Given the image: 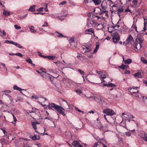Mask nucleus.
Instances as JSON below:
<instances>
[{
	"label": "nucleus",
	"mask_w": 147,
	"mask_h": 147,
	"mask_svg": "<svg viewBox=\"0 0 147 147\" xmlns=\"http://www.w3.org/2000/svg\"><path fill=\"white\" fill-rule=\"evenodd\" d=\"M48 107L49 109H52L53 108H54L58 113L63 116L66 115L64 112L65 109L62 107L55 103H49L48 105Z\"/></svg>",
	"instance_id": "f257e3e1"
},
{
	"label": "nucleus",
	"mask_w": 147,
	"mask_h": 147,
	"mask_svg": "<svg viewBox=\"0 0 147 147\" xmlns=\"http://www.w3.org/2000/svg\"><path fill=\"white\" fill-rule=\"evenodd\" d=\"M144 38L141 35H138L136 40L134 44V47L135 48V50L136 51H138L141 47V45L144 41Z\"/></svg>",
	"instance_id": "f03ea898"
},
{
	"label": "nucleus",
	"mask_w": 147,
	"mask_h": 147,
	"mask_svg": "<svg viewBox=\"0 0 147 147\" xmlns=\"http://www.w3.org/2000/svg\"><path fill=\"white\" fill-rule=\"evenodd\" d=\"M103 112L106 115L112 116L116 114L115 113L112 109H107L103 110Z\"/></svg>",
	"instance_id": "7ed1b4c3"
},
{
	"label": "nucleus",
	"mask_w": 147,
	"mask_h": 147,
	"mask_svg": "<svg viewBox=\"0 0 147 147\" xmlns=\"http://www.w3.org/2000/svg\"><path fill=\"white\" fill-rule=\"evenodd\" d=\"M120 39V36L119 34L117 32L114 33L113 36V42L115 43H116Z\"/></svg>",
	"instance_id": "20e7f679"
},
{
	"label": "nucleus",
	"mask_w": 147,
	"mask_h": 147,
	"mask_svg": "<svg viewBox=\"0 0 147 147\" xmlns=\"http://www.w3.org/2000/svg\"><path fill=\"white\" fill-rule=\"evenodd\" d=\"M92 24L93 26H101V27L100 28V29L105 28L107 25L106 23H104L103 24L98 23L97 22L94 20H92Z\"/></svg>",
	"instance_id": "39448f33"
},
{
	"label": "nucleus",
	"mask_w": 147,
	"mask_h": 147,
	"mask_svg": "<svg viewBox=\"0 0 147 147\" xmlns=\"http://www.w3.org/2000/svg\"><path fill=\"white\" fill-rule=\"evenodd\" d=\"M91 45H90V46H88L87 45H86L83 48L82 52L84 53L86 52H89L92 49L91 47Z\"/></svg>",
	"instance_id": "423d86ee"
},
{
	"label": "nucleus",
	"mask_w": 147,
	"mask_h": 147,
	"mask_svg": "<svg viewBox=\"0 0 147 147\" xmlns=\"http://www.w3.org/2000/svg\"><path fill=\"white\" fill-rule=\"evenodd\" d=\"M84 34H94V31L92 28L88 29L85 30Z\"/></svg>",
	"instance_id": "0eeeda50"
},
{
	"label": "nucleus",
	"mask_w": 147,
	"mask_h": 147,
	"mask_svg": "<svg viewBox=\"0 0 147 147\" xmlns=\"http://www.w3.org/2000/svg\"><path fill=\"white\" fill-rule=\"evenodd\" d=\"M89 98H92L94 100L100 103H101L102 102L101 99L100 98V96L98 95H96L94 96L93 97H90Z\"/></svg>",
	"instance_id": "6e6552de"
},
{
	"label": "nucleus",
	"mask_w": 147,
	"mask_h": 147,
	"mask_svg": "<svg viewBox=\"0 0 147 147\" xmlns=\"http://www.w3.org/2000/svg\"><path fill=\"white\" fill-rule=\"evenodd\" d=\"M100 15H102V17L103 19H105V18H107L108 17V14L105 11H101L100 9Z\"/></svg>",
	"instance_id": "1a4fd4ad"
},
{
	"label": "nucleus",
	"mask_w": 147,
	"mask_h": 147,
	"mask_svg": "<svg viewBox=\"0 0 147 147\" xmlns=\"http://www.w3.org/2000/svg\"><path fill=\"white\" fill-rule=\"evenodd\" d=\"M62 81L63 82L64 84L67 86H68L70 85V80L69 79L63 78L62 80Z\"/></svg>",
	"instance_id": "9d476101"
},
{
	"label": "nucleus",
	"mask_w": 147,
	"mask_h": 147,
	"mask_svg": "<svg viewBox=\"0 0 147 147\" xmlns=\"http://www.w3.org/2000/svg\"><path fill=\"white\" fill-rule=\"evenodd\" d=\"M131 94L136 97H138L139 95L138 94H139V91L138 90H137L136 92H131Z\"/></svg>",
	"instance_id": "9b49d317"
},
{
	"label": "nucleus",
	"mask_w": 147,
	"mask_h": 147,
	"mask_svg": "<svg viewBox=\"0 0 147 147\" xmlns=\"http://www.w3.org/2000/svg\"><path fill=\"white\" fill-rule=\"evenodd\" d=\"M140 135L141 137L143 138V140H144L146 141H147V137L146 133L144 132Z\"/></svg>",
	"instance_id": "f8f14e48"
},
{
	"label": "nucleus",
	"mask_w": 147,
	"mask_h": 147,
	"mask_svg": "<svg viewBox=\"0 0 147 147\" xmlns=\"http://www.w3.org/2000/svg\"><path fill=\"white\" fill-rule=\"evenodd\" d=\"M30 138L34 140H39L40 139V137L39 136L37 137V136L35 135L33 136H30Z\"/></svg>",
	"instance_id": "ddd939ff"
},
{
	"label": "nucleus",
	"mask_w": 147,
	"mask_h": 147,
	"mask_svg": "<svg viewBox=\"0 0 147 147\" xmlns=\"http://www.w3.org/2000/svg\"><path fill=\"white\" fill-rule=\"evenodd\" d=\"M107 73L103 71L102 72V74H101L100 75V78H101L100 80L102 81V79H104L106 78L107 76Z\"/></svg>",
	"instance_id": "4468645a"
},
{
	"label": "nucleus",
	"mask_w": 147,
	"mask_h": 147,
	"mask_svg": "<svg viewBox=\"0 0 147 147\" xmlns=\"http://www.w3.org/2000/svg\"><path fill=\"white\" fill-rule=\"evenodd\" d=\"M41 76L46 79H49V77L50 76V75L49 74L47 73V72H46L45 73L41 74Z\"/></svg>",
	"instance_id": "2eb2a0df"
},
{
	"label": "nucleus",
	"mask_w": 147,
	"mask_h": 147,
	"mask_svg": "<svg viewBox=\"0 0 147 147\" xmlns=\"http://www.w3.org/2000/svg\"><path fill=\"white\" fill-rule=\"evenodd\" d=\"M133 38L131 35V34L129 35L127 38L126 40V41L128 43H129L131 41H133Z\"/></svg>",
	"instance_id": "dca6fc26"
},
{
	"label": "nucleus",
	"mask_w": 147,
	"mask_h": 147,
	"mask_svg": "<svg viewBox=\"0 0 147 147\" xmlns=\"http://www.w3.org/2000/svg\"><path fill=\"white\" fill-rule=\"evenodd\" d=\"M13 89L14 90H18L19 91H21L22 90H24L22 89L21 88L18 87L17 85H15L13 87ZM20 93H22V91L20 92Z\"/></svg>",
	"instance_id": "f3484780"
},
{
	"label": "nucleus",
	"mask_w": 147,
	"mask_h": 147,
	"mask_svg": "<svg viewBox=\"0 0 147 147\" xmlns=\"http://www.w3.org/2000/svg\"><path fill=\"white\" fill-rule=\"evenodd\" d=\"M123 7L122 6H120L117 9V13L118 14V16L119 17L120 16L119 13H120L122 12L123 11Z\"/></svg>",
	"instance_id": "a211bd4d"
},
{
	"label": "nucleus",
	"mask_w": 147,
	"mask_h": 147,
	"mask_svg": "<svg viewBox=\"0 0 147 147\" xmlns=\"http://www.w3.org/2000/svg\"><path fill=\"white\" fill-rule=\"evenodd\" d=\"M10 14V13L9 11L6 10L5 9L3 10V15L4 16H7L9 15Z\"/></svg>",
	"instance_id": "6ab92c4d"
},
{
	"label": "nucleus",
	"mask_w": 147,
	"mask_h": 147,
	"mask_svg": "<svg viewBox=\"0 0 147 147\" xmlns=\"http://www.w3.org/2000/svg\"><path fill=\"white\" fill-rule=\"evenodd\" d=\"M134 75L135 77L137 78H141L142 77L141 73L139 72L136 73Z\"/></svg>",
	"instance_id": "aec40b11"
},
{
	"label": "nucleus",
	"mask_w": 147,
	"mask_h": 147,
	"mask_svg": "<svg viewBox=\"0 0 147 147\" xmlns=\"http://www.w3.org/2000/svg\"><path fill=\"white\" fill-rule=\"evenodd\" d=\"M35 5H33L32 6L30 7L28 9V11L33 12L35 11Z\"/></svg>",
	"instance_id": "412c9836"
},
{
	"label": "nucleus",
	"mask_w": 147,
	"mask_h": 147,
	"mask_svg": "<svg viewBox=\"0 0 147 147\" xmlns=\"http://www.w3.org/2000/svg\"><path fill=\"white\" fill-rule=\"evenodd\" d=\"M79 143L78 141L75 140L71 144L73 146L77 147Z\"/></svg>",
	"instance_id": "4be33fe9"
},
{
	"label": "nucleus",
	"mask_w": 147,
	"mask_h": 147,
	"mask_svg": "<svg viewBox=\"0 0 147 147\" xmlns=\"http://www.w3.org/2000/svg\"><path fill=\"white\" fill-rule=\"evenodd\" d=\"M95 5H98L100 4L101 3V0H92Z\"/></svg>",
	"instance_id": "5701e85b"
},
{
	"label": "nucleus",
	"mask_w": 147,
	"mask_h": 147,
	"mask_svg": "<svg viewBox=\"0 0 147 147\" xmlns=\"http://www.w3.org/2000/svg\"><path fill=\"white\" fill-rule=\"evenodd\" d=\"M29 29L32 33H35L36 32V31L34 29V27L33 26L29 27Z\"/></svg>",
	"instance_id": "b1692460"
},
{
	"label": "nucleus",
	"mask_w": 147,
	"mask_h": 147,
	"mask_svg": "<svg viewBox=\"0 0 147 147\" xmlns=\"http://www.w3.org/2000/svg\"><path fill=\"white\" fill-rule=\"evenodd\" d=\"M132 62V60L130 59H127L125 61V63L126 64H129Z\"/></svg>",
	"instance_id": "393cba45"
},
{
	"label": "nucleus",
	"mask_w": 147,
	"mask_h": 147,
	"mask_svg": "<svg viewBox=\"0 0 147 147\" xmlns=\"http://www.w3.org/2000/svg\"><path fill=\"white\" fill-rule=\"evenodd\" d=\"M4 94L6 96H7L9 98L10 101L11 102V103H13V98H11V96H10L9 94L5 93Z\"/></svg>",
	"instance_id": "a878e982"
},
{
	"label": "nucleus",
	"mask_w": 147,
	"mask_h": 147,
	"mask_svg": "<svg viewBox=\"0 0 147 147\" xmlns=\"http://www.w3.org/2000/svg\"><path fill=\"white\" fill-rule=\"evenodd\" d=\"M12 115L13 117V121L11 122V123H12L13 124H15V125H16V123L17 121V119L16 117H15V116H14V115L13 114H12Z\"/></svg>",
	"instance_id": "bb28decb"
},
{
	"label": "nucleus",
	"mask_w": 147,
	"mask_h": 147,
	"mask_svg": "<svg viewBox=\"0 0 147 147\" xmlns=\"http://www.w3.org/2000/svg\"><path fill=\"white\" fill-rule=\"evenodd\" d=\"M55 33H57L56 36L58 37H64V36L61 33H60L57 32H56Z\"/></svg>",
	"instance_id": "cd10ccee"
},
{
	"label": "nucleus",
	"mask_w": 147,
	"mask_h": 147,
	"mask_svg": "<svg viewBox=\"0 0 147 147\" xmlns=\"http://www.w3.org/2000/svg\"><path fill=\"white\" fill-rule=\"evenodd\" d=\"M1 65H2L3 67V68H4L5 69V70L6 71H7V67H5V64L1 63H0V69H1Z\"/></svg>",
	"instance_id": "c85d7f7f"
},
{
	"label": "nucleus",
	"mask_w": 147,
	"mask_h": 147,
	"mask_svg": "<svg viewBox=\"0 0 147 147\" xmlns=\"http://www.w3.org/2000/svg\"><path fill=\"white\" fill-rule=\"evenodd\" d=\"M47 58L49 60H54L55 58V56L53 55L47 56Z\"/></svg>",
	"instance_id": "c756f323"
},
{
	"label": "nucleus",
	"mask_w": 147,
	"mask_h": 147,
	"mask_svg": "<svg viewBox=\"0 0 147 147\" xmlns=\"http://www.w3.org/2000/svg\"><path fill=\"white\" fill-rule=\"evenodd\" d=\"M75 92L76 93H78V94L79 95H81V94H82V91L79 89H77L75 90Z\"/></svg>",
	"instance_id": "7c9ffc66"
},
{
	"label": "nucleus",
	"mask_w": 147,
	"mask_h": 147,
	"mask_svg": "<svg viewBox=\"0 0 147 147\" xmlns=\"http://www.w3.org/2000/svg\"><path fill=\"white\" fill-rule=\"evenodd\" d=\"M102 144V143L101 142H98V143H95L94 144V146L96 147H100V145H101Z\"/></svg>",
	"instance_id": "2f4dec72"
},
{
	"label": "nucleus",
	"mask_w": 147,
	"mask_h": 147,
	"mask_svg": "<svg viewBox=\"0 0 147 147\" xmlns=\"http://www.w3.org/2000/svg\"><path fill=\"white\" fill-rule=\"evenodd\" d=\"M13 45L16 46L19 48H22V46L17 42H14Z\"/></svg>",
	"instance_id": "473e14b6"
},
{
	"label": "nucleus",
	"mask_w": 147,
	"mask_h": 147,
	"mask_svg": "<svg viewBox=\"0 0 147 147\" xmlns=\"http://www.w3.org/2000/svg\"><path fill=\"white\" fill-rule=\"evenodd\" d=\"M99 44H97L96 45L95 49H94L93 52L94 53H95L97 52V50L99 48Z\"/></svg>",
	"instance_id": "72a5a7b5"
},
{
	"label": "nucleus",
	"mask_w": 147,
	"mask_h": 147,
	"mask_svg": "<svg viewBox=\"0 0 147 147\" xmlns=\"http://www.w3.org/2000/svg\"><path fill=\"white\" fill-rule=\"evenodd\" d=\"M131 28H132L134 29L136 32H138L137 30V27L136 24H133L132 25Z\"/></svg>",
	"instance_id": "f704fd0d"
},
{
	"label": "nucleus",
	"mask_w": 147,
	"mask_h": 147,
	"mask_svg": "<svg viewBox=\"0 0 147 147\" xmlns=\"http://www.w3.org/2000/svg\"><path fill=\"white\" fill-rule=\"evenodd\" d=\"M112 8L113 9V10H110L111 11V13H113V12H114L116 10V9H113V8L114 7H117V5L114 4L112 5Z\"/></svg>",
	"instance_id": "c9c22d12"
},
{
	"label": "nucleus",
	"mask_w": 147,
	"mask_h": 147,
	"mask_svg": "<svg viewBox=\"0 0 147 147\" xmlns=\"http://www.w3.org/2000/svg\"><path fill=\"white\" fill-rule=\"evenodd\" d=\"M78 71L81 74L83 75V76L84 75L85 72L84 71L81 70L80 69H78Z\"/></svg>",
	"instance_id": "e433bc0d"
},
{
	"label": "nucleus",
	"mask_w": 147,
	"mask_h": 147,
	"mask_svg": "<svg viewBox=\"0 0 147 147\" xmlns=\"http://www.w3.org/2000/svg\"><path fill=\"white\" fill-rule=\"evenodd\" d=\"M14 42L13 41L8 40H6L5 41V42L6 43L10 44H13Z\"/></svg>",
	"instance_id": "4c0bfd02"
},
{
	"label": "nucleus",
	"mask_w": 147,
	"mask_h": 147,
	"mask_svg": "<svg viewBox=\"0 0 147 147\" xmlns=\"http://www.w3.org/2000/svg\"><path fill=\"white\" fill-rule=\"evenodd\" d=\"M116 85L115 84H114L112 83H109V84H107V86L109 87H115Z\"/></svg>",
	"instance_id": "58836bf2"
},
{
	"label": "nucleus",
	"mask_w": 147,
	"mask_h": 147,
	"mask_svg": "<svg viewBox=\"0 0 147 147\" xmlns=\"http://www.w3.org/2000/svg\"><path fill=\"white\" fill-rule=\"evenodd\" d=\"M132 3L135 6H136L138 3V1L136 0H133L132 1Z\"/></svg>",
	"instance_id": "ea45409f"
},
{
	"label": "nucleus",
	"mask_w": 147,
	"mask_h": 147,
	"mask_svg": "<svg viewBox=\"0 0 147 147\" xmlns=\"http://www.w3.org/2000/svg\"><path fill=\"white\" fill-rule=\"evenodd\" d=\"M32 125L33 127L35 130H36L37 129V127H36V125L32 122Z\"/></svg>",
	"instance_id": "a19ab883"
},
{
	"label": "nucleus",
	"mask_w": 147,
	"mask_h": 147,
	"mask_svg": "<svg viewBox=\"0 0 147 147\" xmlns=\"http://www.w3.org/2000/svg\"><path fill=\"white\" fill-rule=\"evenodd\" d=\"M14 27L17 30L20 29L21 28V27L20 26L17 24L14 25Z\"/></svg>",
	"instance_id": "79ce46f5"
},
{
	"label": "nucleus",
	"mask_w": 147,
	"mask_h": 147,
	"mask_svg": "<svg viewBox=\"0 0 147 147\" xmlns=\"http://www.w3.org/2000/svg\"><path fill=\"white\" fill-rule=\"evenodd\" d=\"M26 61L28 63H30L31 64H33L32 62L31 59L30 58H29L28 59H26Z\"/></svg>",
	"instance_id": "37998d69"
},
{
	"label": "nucleus",
	"mask_w": 147,
	"mask_h": 147,
	"mask_svg": "<svg viewBox=\"0 0 147 147\" xmlns=\"http://www.w3.org/2000/svg\"><path fill=\"white\" fill-rule=\"evenodd\" d=\"M98 128L100 129H101L102 130L104 129V126L101 124H100L99 125V126H98Z\"/></svg>",
	"instance_id": "c03bdc74"
},
{
	"label": "nucleus",
	"mask_w": 147,
	"mask_h": 147,
	"mask_svg": "<svg viewBox=\"0 0 147 147\" xmlns=\"http://www.w3.org/2000/svg\"><path fill=\"white\" fill-rule=\"evenodd\" d=\"M23 147H32L30 146V145L28 143L24 144L23 145Z\"/></svg>",
	"instance_id": "a18cd8bd"
},
{
	"label": "nucleus",
	"mask_w": 147,
	"mask_h": 147,
	"mask_svg": "<svg viewBox=\"0 0 147 147\" xmlns=\"http://www.w3.org/2000/svg\"><path fill=\"white\" fill-rule=\"evenodd\" d=\"M15 55L20 57H22L23 55L20 53H18L15 54Z\"/></svg>",
	"instance_id": "49530a36"
},
{
	"label": "nucleus",
	"mask_w": 147,
	"mask_h": 147,
	"mask_svg": "<svg viewBox=\"0 0 147 147\" xmlns=\"http://www.w3.org/2000/svg\"><path fill=\"white\" fill-rule=\"evenodd\" d=\"M93 53H91L90 55L88 54H87V55L88 58H91L92 57V54Z\"/></svg>",
	"instance_id": "de8ad7c7"
},
{
	"label": "nucleus",
	"mask_w": 147,
	"mask_h": 147,
	"mask_svg": "<svg viewBox=\"0 0 147 147\" xmlns=\"http://www.w3.org/2000/svg\"><path fill=\"white\" fill-rule=\"evenodd\" d=\"M74 41V38H71L69 40V42L70 44H71L73 43Z\"/></svg>",
	"instance_id": "09e8293b"
},
{
	"label": "nucleus",
	"mask_w": 147,
	"mask_h": 147,
	"mask_svg": "<svg viewBox=\"0 0 147 147\" xmlns=\"http://www.w3.org/2000/svg\"><path fill=\"white\" fill-rule=\"evenodd\" d=\"M43 7H41L40 8L38 9H37V11H42L43 9Z\"/></svg>",
	"instance_id": "8fccbe9b"
},
{
	"label": "nucleus",
	"mask_w": 147,
	"mask_h": 147,
	"mask_svg": "<svg viewBox=\"0 0 147 147\" xmlns=\"http://www.w3.org/2000/svg\"><path fill=\"white\" fill-rule=\"evenodd\" d=\"M129 68V66L128 65H124V67L123 70L126 69H127Z\"/></svg>",
	"instance_id": "3c124183"
},
{
	"label": "nucleus",
	"mask_w": 147,
	"mask_h": 147,
	"mask_svg": "<svg viewBox=\"0 0 147 147\" xmlns=\"http://www.w3.org/2000/svg\"><path fill=\"white\" fill-rule=\"evenodd\" d=\"M98 71L97 70H96V72L98 74H102V71Z\"/></svg>",
	"instance_id": "603ef678"
},
{
	"label": "nucleus",
	"mask_w": 147,
	"mask_h": 147,
	"mask_svg": "<svg viewBox=\"0 0 147 147\" xmlns=\"http://www.w3.org/2000/svg\"><path fill=\"white\" fill-rule=\"evenodd\" d=\"M1 129L2 130V131L3 132V133H4V134L5 135L6 134H7V133L6 131L5 130V129Z\"/></svg>",
	"instance_id": "864d4df0"
},
{
	"label": "nucleus",
	"mask_w": 147,
	"mask_h": 147,
	"mask_svg": "<svg viewBox=\"0 0 147 147\" xmlns=\"http://www.w3.org/2000/svg\"><path fill=\"white\" fill-rule=\"evenodd\" d=\"M119 67L120 68L122 69L123 70L124 67V65L122 64L120 66H119Z\"/></svg>",
	"instance_id": "5fc2aeb1"
},
{
	"label": "nucleus",
	"mask_w": 147,
	"mask_h": 147,
	"mask_svg": "<svg viewBox=\"0 0 147 147\" xmlns=\"http://www.w3.org/2000/svg\"><path fill=\"white\" fill-rule=\"evenodd\" d=\"M48 26V23L47 22H46L45 23V24L43 25L42 27H44L45 26Z\"/></svg>",
	"instance_id": "6e6d98bb"
},
{
	"label": "nucleus",
	"mask_w": 147,
	"mask_h": 147,
	"mask_svg": "<svg viewBox=\"0 0 147 147\" xmlns=\"http://www.w3.org/2000/svg\"><path fill=\"white\" fill-rule=\"evenodd\" d=\"M32 98H35L36 99H37L38 98V97L36 96H32Z\"/></svg>",
	"instance_id": "4d7b16f0"
},
{
	"label": "nucleus",
	"mask_w": 147,
	"mask_h": 147,
	"mask_svg": "<svg viewBox=\"0 0 147 147\" xmlns=\"http://www.w3.org/2000/svg\"><path fill=\"white\" fill-rule=\"evenodd\" d=\"M125 11L126 12L129 11L131 13V10L128 8H127L125 10Z\"/></svg>",
	"instance_id": "13d9d810"
},
{
	"label": "nucleus",
	"mask_w": 147,
	"mask_h": 147,
	"mask_svg": "<svg viewBox=\"0 0 147 147\" xmlns=\"http://www.w3.org/2000/svg\"><path fill=\"white\" fill-rule=\"evenodd\" d=\"M117 27V28H118L119 27V25H117L113 26V28L115 29H116V28Z\"/></svg>",
	"instance_id": "bf43d9fd"
},
{
	"label": "nucleus",
	"mask_w": 147,
	"mask_h": 147,
	"mask_svg": "<svg viewBox=\"0 0 147 147\" xmlns=\"http://www.w3.org/2000/svg\"><path fill=\"white\" fill-rule=\"evenodd\" d=\"M45 119H48L49 120H51L52 119V118L51 117H46L45 118Z\"/></svg>",
	"instance_id": "052dcab7"
},
{
	"label": "nucleus",
	"mask_w": 147,
	"mask_h": 147,
	"mask_svg": "<svg viewBox=\"0 0 147 147\" xmlns=\"http://www.w3.org/2000/svg\"><path fill=\"white\" fill-rule=\"evenodd\" d=\"M46 5V7L45 8V11L46 12H47L48 11V9L47 8V4H45Z\"/></svg>",
	"instance_id": "680f3d73"
},
{
	"label": "nucleus",
	"mask_w": 147,
	"mask_h": 147,
	"mask_svg": "<svg viewBox=\"0 0 147 147\" xmlns=\"http://www.w3.org/2000/svg\"><path fill=\"white\" fill-rule=\"evenodd\" d=\"M145 60V58L144 57H142L141 58V61L143 63L144 61V60Z\"/></svg>",
	"instance_id": "e2e57ef3"
},
{
	"label": "nucleus",
	"mask_w": 147,
	"mask_h": 147,
	"mask_svg": "<svg viewBox=\"0 0 147 147\" xmlns=\"http://www.w3.org/2000/svg\"><path fill=\"white\" fill-rule=\"evenodd\" d=\"M129 118H130L133 119L134 118V117L133 115H129Z\"/></svg>",
	"instance_id": "0e129e2a"
},
{
	"label": "nucleus",
	"mask_w": 147,
	"mask_h": 147,
	"mask_svg": "<svg viewBox=\"0 0 147 147\" xmlns=\"http://www.w3.org/2000/svg\"><path fill=\"white\" fill-rule=\"evenodd\" d=\"M67 2L66 1H64L62 2L61 3H60V4L61 5H64Z\"/></svg>",
	"instance_id": "69168bd1"
},
{
	"label": "nucleus",
	"mask_w": 147,
	"mask_h": 147,
	"mask_svg": "<svg viewBox=\"0 0 147 147\" xmlns=\"http://www.w3.org/2000/svg\"><path fill=\"white\" fill-rule=\"evenodd\" d=\"M94 18H96L97 20H98V19H100V17L98 16H94Z\"/></svg>",
	"instance_id": "338daca9"
},
{
	"label": "nucleus",
	"mask_w": 147,
	"mask_h": 147,
	"mask_svg": "<svg viewBox=\"0 0 147 147\" xmlns=\"http://www.w3.org/2000/svg\"><path fill=\"white\" fill-rule=\"evenodd\" d=\"M40 70L41 71L43 72H44L45 73V72H46L45 71L46 70L44 68L41 69H40Z\"/></svg>",
	"instance_id": "774afa93"
}]
</instances>
